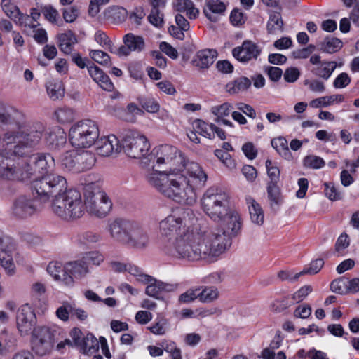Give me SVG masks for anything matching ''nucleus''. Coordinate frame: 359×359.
Instances as JSON below:
<instances>
[{"label":"nucleus","mask_w":359,"mask_h":359,"mask_svg":"<svg viewBox=\"0 0 359 359\" xmlns=\"http://www.w3.org/2000/svg\"><path fill=\"white\" fill-rule=\"evenodd\" d=\"M229 20L233 26L241 27L245 22L246 16L240 9L234 8L230 13Z\"/></svg>","instance_id":"55"},{"label":"nucleus","mask_w":359,"mask_h":359,"mask_svg":"<svg viewBox=\"0 0 359 359\" xmlns=\"http://www.w3.org/2000/svg\"><path fill=\"white\" fill-rule=\"evenodd\" d=\"M16 320L21 334H27L36 322V315L32 306L29 304H22L18 310Z\"/></svg>","instance_id":"14"},{"label":"nucleus","mask_w":359,"mask_h":359,"mask_svg":"<svg viewBox=\"0 0 359 359\" xmlns=\"http://www.w3.org/2000/svg\"><path fill=\"white\" fill-rule=\"evenodd\" d=\"M324 265L323 259H317L312 261L308 267L304 268L301 272L294 275V279L299 278L302 275L310 274L314 275L318 273Z\"/></svg>","instance_id":"46"},{"label":"nucleus","mask_w":359,"mask_h":359,"mask_svg":"<svg viewBox=\"0 0 359 359\" xmlns=\"http://www.w3.org/2000/svg\"><path fill=\"white\" fill-rule=\"evenodd\" d=\"M89 55L92 60L99 64L107 65L110 63L109 55L102 50H93Z\"/></svg>","instance_id":"56"},{"label":"nucleus","mask_w":359,"mask_h":359,"mask_svg":"<svg viewBox=\"0 0 359 359\" xmlns=\"http://www.w3.org/2000/svg\"><path fill=\"white\" fill-rule=\"evenodd\" d=\"M45 140L50 149H59L66 143L67 135L62 128L55 126L46 134Z\"/></svg>","instance_id":"27"},{"label":"nucleus","mask_w":359,"mask_h":359,"mask_svg":"<svg viewBox=\"0 0 359 359\" xmlns=\"http://www.w3.org/2000/svg\"><path fill=\"white\" fill-rule=\"evenodd\" d=\"M313 291L311 285H304L292 294L293 303H299L304 300L306 297Z\"/></svg>","instance_id":"54"},{"label":"nucleus","mask_w":359,"mask_h":359,"mask_svg":"<svg viewBox=\"0 0 359 359\" xmlns=\"http://www.w3.org/2000/svg\"><path fill=\"white\" fill-rule=\"evenodd\" d=\"M123 151L130 158L140 159L147 165L150 144L145 135L135 130H127L121 135Z\"/></svg>","instance_id":"10"},{"label":"nucleus","mask_w":359,"mask_h":359,"mask_svg":"<svg viewBox=\"0 0 359 359\" xmlns=\"http://www.w3.org/2000/svg\"><path fill=\"white\" fill-rule=\"evenodd\" d=\"M14 115L15 122H12L11 129L4 133L3 140L7 144L16 143L13 149L15 156H28L41 142L46 126L39 121L27 123L21 111Z\"/></svg>","instance_id":"3"},{"label":"nucleus","mask_w":359,"mask_h":359,"mask_svg":"<svg viewBox=\"0 0 359 359\" xmlns=\"http://www.w3.org/2000/svg\"><path fill=\"white\" fill-rule=\"evenodd\" d=\"M325 194L326 196L331 201H337L341 198V194L337 191L336 187L332 183H324Z\"/></svg>","instance_id":"63"},{"label":"nucleus","mask_w":359,"mask_h":359,"mask_svg":"<svg viewBox=\"0 0 359 359\" xmlns=\"http://www.w3.org/2000/svg\"><path fill=\"white\" fill-rule=\"evenodd\" d=\"M42 13L43 14L45 18L50 22L53 24L58 25L59 22H61L60 20V14L58 11L50 5L45 6L42 10Z\"/></svg>","instance_id":"50"},{"label":"nucleus","mask_w":359,"mask_h":359,"mask_svg":"<svg viewBox=\"0 0 359 359\" xmlns=\"http://www.w3.org/2000/svg\"><path fill=\"white\" fill-rule=\"evenodd\" d=\"M222 231L202 226L190 208L173 210L159 222V233L165 240L162 250L168 257L179 261L215 262L231 245L230 238L237 236L241 229L240 214L227 210L220 220Z\"/></svg>","instance_id":"1"},{"label":"nucleus","mask_w":359,"mask_h":359,"mask_svg":"<svg viewBox=\"0 0 359 359\" xmlns=\"http://www.w3.org/2000/svg\"><path fill=\"white\" fill-rule=\"evenodd\" d=\"M85 259L91 264L100 266L104 260V256L99 251H90L86 254Z\"/></svg>","instance_id":"60"},{"label":"nucleus","mask_w":359,"mask_h":359,"mask_svg":"<svg viewBox=\"0 0 359 359\" xmlns=\"http://www.w3.org/2000/svg\"><path fill=\"white\" fill-rule=\"evenodd\" d=\"M267 195L271 207L278 208L283 202V197L277 184L269 182L267 185Z\"/></svg>","instance_id":"33"},{"label":"nucleus","mask_w":359,"mask_h":359,"mask_svg":"<svg viewBox=\"0 0 359 359\" xmlns=\"http://www.w3.org/2000/svg\"><path fill=\"white\" fill-rule=\"evenodd\" d=\"M272 147L279 153L280 155L287 157L290 155L287 141L283 137H278L271 140Z\"/></svg>","instance_id":"49"},{"label":"nucleus","mask_w":359,"mask_h":359,"mask_svg":"<svg viewBox=\"0 0 359 359\" xmlns=\"http://www.w3.org/2000/svg\"><path fill=\"white\" fill-rule=\"evenodd\" d=\"M310 62L316 67L313 69V74L325 81L328 80L337 67L334 61L321 60L319 55H313L310 57Z\"/></svg>","instance_id":"18"},{"label":"nucleus","mask_w":359,"mask_h":359,"mask_svg":"<svg viewBox=\"0 0 359 359\" xmlns=\"http://www.w3.org/2000/svg\"><path fill=\"white\" fill-rule=\"evenodd\" d=\"M283 22L280 13H273L270 15L267 22V31L269 34H276L283 31Z\"/></svg>","instance_id":"40"},{"label":"nucleus","mask_w":359,"mask_h":359,"mask_svg":"<svg viewBox=\"0 0 359 359\" xmlns=\"http://www.w3.org/2000/svg\"><path fill=\"white\" fill-rule=\"evenodd\" d=\"M55 159L48 153H37L29 157L27 161L15 162L11 158L10 165L4 180L9 182L27 181L36 177L50 175L55 168Z\"/></svg>","instance_id":"4"},{"label":"nucleus","mask_w":359,"mask_h":359,"mask_svg":"<svg viewBox=\"0 0 359 359\" xmlns=\"http://www.w3.org/2000/svg\"><path fill=\"white\" fill-rule=\"evenodd\" d=\"M109 16L116 23L123 22L128 15V11L121 6H112L108 11Z\"/></svg>","instance_id":"48"},{"label":"nucleus","mask_w":359,"mask_h":359,"mask_svg":"<svg viewBox=\"0 0 359 359\" xmlns=\"http://www.w3.org/2000/svg\"><path fill=\"white\" fill-rule=\"evenodd\" d=\"M265 164L267 170V175L271 179L270 182H274L277 184L280 177V170L269 159L266 161Z\"/></svg>","instance_id":"58"},{"label":"nucleus","mask_w":359,"mask_h":359,"mask_svg":"<svg viewBox=\"0 0 359 359\" xmlns=\"http://www.w3.org/2000/svg\"><path fill=\"white\" fill-rule=\"evenodd\" d=\"M132 222L133 220L123 218L109 219L106 231L114 241L125 245Z\"/></svg>","instance_id":"13"},{"label":"nucleus","mask_w":359,"mask_h":359,"mask_svg":"<svg viewBox=\"0 0 359 359\" xmlns=\"http://www.w3.org/2000/svg\"><path fill=\"white\" fill-rule=\"evenodd\" d=\"M245 200L251 222L257 226H262L264 221V213L261 205L251 196H247Z\"/></svg>","instance_id":"29"},{"label":"nucleus","mask_w":359,"mask_h":359,"mask_svg":"<svg viewBox=\"0 0 359 359\" xmlns=\"http://www.w3.org/2000/svg\"><path fill=\"white\" fill-rule=\"evenodd\" d=\"M250 86V79L245 76H240L226 85V91L230 95H236L246 91Z\"/></svg>","instance_id":"30"},{"label":"nucleus","mask_w":359,"mask_h":359,"mask_svg":"<svg viewBox=\"0 0 359 359\" xmlns=\"http://www.w3.org/2000/svg\"><path fill=\"white\" fill-rule=\"evenodd\" d=\"M46 271L55 281L70 287L74 285V280L68 275L67 263L63 264L57 261L50 262L47 266Z\"/></svg>","instance_id":"17"},{"label":"nucleus","mask_w":359,"mask_h":359,"mask_svg":"<svg viewBox=\"0 0 359 359\" xmlns=\"http://www.w3.org/2000/svg\"><path fill=\"white\" fill-rule=\"evenodd\" d=\"M305 84L308 85L310 90L317 93H323L325 91V85L320 79H315L311 81H306Z\"/></svg>","instance_id":"64"},{"label":"nucleus","mask_w":359,"mask_h":359,"mask_svg":"<svg viewBox=\"0 0 359 359\" xmlns=\"http://www.w3.org/2000/svg\"><path fill=\"white\" fill-rule=\"evenodd\" d=\"M142 283L147 284L145 293L149 297L159 299L163 292H173L177 289V285L170 284L158 280L150 276V279Z\"/></svg>","instance_id":"21"},{"label":"nucleus","mask_w":359,"mask_h":359,"mask_svg":"<svg viewBox=\"0 0 359 359\" xmlns=\"http://www.w3.org/2000/svg\"><path fill=\"white\" fill-rule=\"evenodd\" d=\"M59 48L65 54H69L73 50L77 39L72 31H67L58 36Z\"/></svg>","instance_id":"32"},{"label":"nucleus","mask_w":359,"mask_h":359,"mask_svg":"<svg viewBox=\"0 0 359 359\" xmlns=\"http://www.w3.org/2000/svg\"><path fill=\"white\" fill-rule=\"evenodd\" d=\"M60 331L61 329L56 325L34 327L32 332V351L41 356L49 354L54 347L56 334Z\"/></svg>","instance_id":"11"},{"label":"nucleus","mask_w":359,"mask_h":359,"mask_svg":"<svg viewBox=\"0 0 359 359\" xmlns=\"http://www.w3.org/2000/svg\"><path fill=\"white\" fill-rule=\"evenodd\" d=\"M51 210L63 219H77L85 212V201L79 191L70 189L52 201Z\"/></svg>","instance_id":"5"},{"label":"nucleus","mask_w":359,"mask_h":359,"mask_svg":"<svg viewBox=\"0 0 359 359\" xmlns=\"http://www.w3.org/2000/svg\"><path fill=\"white\" fill-rule=\"evenodd\" d=\"M55 114L57 120L61 123L71 122L75 118L74 111L67 107L59 108L56 110Z\"/></svg>","instance_id":"47"},{"label":"nucleus","mask_w":359,"mask_h":359,"mask_svg":"<svg viewBox=\"0 0 359 359\" xmlns=\"http://www.w3.org/2000/svg\"><path fill=\"white\" fill-rule=\"evenodd\" d=\"M126 272L135 277L136 280L141 283L150 279L149 275L144 273L142 269L131 263H128Z\"/></svg>","instance_id":"52"},{"label":"nucleus","mask_w":359,"mask_h":359,"mask_svg":"<svg viewBox=\"0 0 359 359\" xmlns=\"http://www.w3.org/2000/svg\"><path fill=\"white\" fill-rule=\"evenodd\" d=\"M73 304L67 301L63 302L55 311L56 317L62 322H68L72 316Z\"/></svg>","instance_id":"43"},{"label":"nucleus","mask_w":359,"mask_h":359,"mask_svg":"<svg viewBox=\"0 0 359 359\" xmlns=\"http://www.w3.org/2000/svg\"><path fill=\"white\" fill-rule=\"evenodd\" d=\"M226 5L219 0H206L203 8V13L211 22H216L219 20V16L224 14Z\"/></svg>","instance_id":"23"},{"label":"nucleus","mask_w":359,"mask_h":359,"mask_svg":"<svg viewBox=\"0 0 359 359\" xmlns=\"http://www.w3.org/2000/svg\"><path fill=\"white\" fill-rule=\"evenodd\" d=\"M67 269L68 275L72 278L80 280L85 278L90 273V269L87 262L84 260H76L67 263Z\"/></svg>","instance_id":"28"},{"label":"nucleus","mask_w":359,"mask_h":359,"mask_svg":"<svg viewBox=\"0 0 359 359\" xmlns=\"http://www.w3.org/2000/svg\"><path fill=\"white\" fill-rule=\"evenodd\" d=\"M94 38L95 41L103 48L110 51L111 53L116 52V48L114 46L113 42L104 32L100 30L97 31L95 34Z\"/></svg>","instance_id":"45"},{"label":"nucleus","mask_w":359,"mask_h":359,"mask_svg":"<svg viewBox=\"0 0 359 359\" xmlns=\"http://www.w3.org/2000/svg\"><path fill=\"white\" fill-rule=\"evenodd\" d=\"M201 206L212 220H220L229 209V195L221 189L210 187L203 196Z\"/></svg>","instance_id":"9"},{"label":"nucleus","mask_w":359,"mask_h":359,"mask_svg":"<svg viewBox=\"0 0 359 359\" xmlns=\"http://www.w3.org/2000/svg\"><path fill=\"white\" fill-rule=\"evenodd\" d=\"M149 243L150 238L147 229L139 222L133 220L124 245L135 250H143Z\"/></svg>","instance_id":"12"},{"label":"nucleus","mask_w":359,"mask_h":359,"mask_svg":"<svg viewBox=\"0 0 359 359\" xmlns=\"http://www.w3.org/2000/svg\"><path fill=\"white\" fill-rule=\"evenodd\" d=\"M18 110L6 106L3 102H0V123L6 126V131L11 129L12 122H15V114Z\"/></svg>","instance_id":"35"},{"label":"nucleus","mask_w":359,"mask_h":359,"mask_svg":"<svg viewBox=\"0 0 359 359\" xmlns=\"http://www.w3.org/2000/svg\"><path fill=\"white\" fill-rule=\"evenodd\" d=\"M100 343L97 339L92 334H87L79 348L81 351L87 355H92L98 351Z\"/></svg>","instance_id":"36"},{"label":"nucleus","mask_w":359,"mask_h":359,"mask_svg":"<svg viewBox=\"0 0 359 359\" xmlns=\"http://www.w3.org/2000/svg\"><path fill=\"white\" fill-rule=\"evenodd\" d=\"M77 172H83L90 169L95 163L94 155L88 151H76Z\"/></svg>","instance_id":"31"},{"label":"nucleus","mask_w":359,"mask_h":359,"mask_svg":"<svg viewBox=\"0 0 359 359\" xmlns=\"http://www.w3.org/2000/svg\"><path fill=\"white\" fill-rule=\"evenodd\" d=\"M342 47V42L335 37L326 38L320 45V50L327 53H334Z\"/></svg>","instance_id":"41"},{"label":"nucleus","mask_w":359,"mask_h":359,"mask_svg":"<svg viewBox=\"0 0 359 359\" xmlns=\"http://www.w3.org/2000/svg\"><path fill=\"white\" fill-rule=\"evenodd\" d=\"M96 152L101 156H109L121 150L120 141L114 135L99 137L97 140Z\"/></svg>","instance_id":"19"},{"label":"nucleus","mask_w":359,"mask_h":359,"mask_svg":"<svg viewBox=\"0 0 359 359\" xmlns=\"http://www.w3.org/2000/svg\"><path fill=\"white\" fill-rule=\"evenodd\" d=\"M199 300L203 303H210L219 297V291L213 286L204 287L202 290L198 288Z\"/></svg>","instance_id":"42"},{"label":"nucleus","mask_w":359,"mask_h":359,"mask_svg":"<svg viewBox=\"0 0 359 359\" xmlns=\"http://www.w3.org/2000/svg\"><path fill=\"white\" fill-rule=\"evenodd\" d=\"M88 71L93 80L99 85V86L106 91H112L114 84L109 77L97 66L91 64L88 66Z\"/></svg>","instance_id":"25"},{"label":"nucleus","mask_w":359,"mask_h":359,"mask_svg":"<svg viewBox=\"0 0 359 359\" xmlns=\"http://www.w3.org/2000/svg\"><path fill=\"white\" fill-rule=\"evenodd\" d=\"M233 108L234 107L231 103L224 102L219 105L213 106L211 108L210 111L214 116H215V121L219 123L220 120L228 116L231 114V111Z\"/></svg>","instance_id":"39"},{"label":"nucleus","mask_w":359,"mask_h":359,"mask_svg":"<svg viewBox=\"0 0 359 359\" xmlns=\"http://www.w3.org/2000/svg\"><path fill=\"white\" fill-rule=\"evenodd\" d=\"M111 114L121 120L133 123L135 121L137 116L143 114L144 111L135 104L130 103L126 108L115 107Z\"/></svg>","instance_id":"24"},{"label":"nucleus","mask_w":359,"mask_h":359,"mask_svg":"<svg viewBox=\"0 0 359 359\" xmlns=\"http://www.w3.org/2000/svg\"><path fill=\"white\" fill-rule=\"evenodd\" d=\"M38 211L35 201L26 196H20L13 202L12 214L18 218L25 219L32 216Z\"/></svg>","instance_id":"15"},{"label":"nucleus","mask_w":359,"mask_h":359,"mask_svg":"<svg viewBox=\"0 0 359 359\" xmlns=\"http://www.w3.org/2000/svg\"><path fill=\"white\" fill-rule=\"evenodd\" d=\"M11 158L0 149V179L4 180Z\"/></svg>","instance_id":"59"},{"label":"nucleus","mask_w":359,"mask_h":359,"mask_svg":"<svg viewBox=\"0 0 359 359\" xmlns=\"http://www.w3.org/2000/svg\"><path fill=\"white\" fill-rule=\"evenodd\" d=\"M85 210L93 216L106 217L112 208V202L107 194L95 184H88L84 191Z\"/></svg>","instance_id":"8"},{"label":"nucleus","mask_w":359,"mask_h":359,"mask_svg":"<svg viewBox=\"0 0 359 359\" xmlns=\"http://www.w3.org/2000/svg\"><path fill=\"white\" fill-rule=\"evenodd\" d=\"M217 57L215 49H203L198 51L192 60L194 66L200 69H207L212 65Z\"/></svg>","instance_id":"26"},{"label":"nucleus","mask_w":359,"mask_h":359,"mask_svg":"<svg viewBox=\"0 0 359 359\" xmlns=\"http://www.w3.org/2000/svg\"><path fill=\"white\" fill-rule=\"evenodd\" d=\"M262 52L261 48L251 41H244L241 46L232 50L233 56L242 63L257 60Z\"/></svg>","instance_id":"16"},{"label":"nucleus","mask_w":359,"mask_h":359,"mask_svg":"<svg viewBox=\"0 0 359 359\" xmlns=\"http://www.w3.org/2000/svg\"><path fill=\"white\" fill-rule=\"evenodd\" d=\"M123 41L124 46H121L117 52L120 56H127L131 52H140L144 49V41L142 36L128 33L123 36Z\"/></svg>","instance_id":"22"},{"label":"nucleus","mask_w":359,"mask_h":359,"mask_svg":"<svg viewBox=\"0 0 359 359\" xmlns=\"http://www.w3.org/2000/svg\"><path fill=\"white\" fill-rule=\"evenodd\" d=\"M102 236L99 233L88 231L81 234L78 238V243L81 245H89L99 243Z\"/></svg>","instance_id":"44"},{"label":"nucleus","mask_w":359,"mask_h":359,"mask_svg":"<svg viewBox=\"0 0 359 359\" xmlns=\"http://www.w3.org/2000/svg\"><path fill=\"white\" fill-rule=\"evenodd\" d=\"M67 187L66 178L57 173L39 176L32 182L37 198L43 202L59 198L67 190Z\"/></svg>","instance_id":"6"},{"label":"nucleus","mask_w":359,"mask_h":359,"mask_svg":"<svg viewBox=\"0 0 359 359\" xmlns=\"http://www.w3.org/2000/svg\"><path fill=\"white\" fill-rule=\"evenodd\" d=\"M350 240L347 234H341L337 240L335 250L339 255H343L344 250L349 245Z\"/></svg>","instance_id":"61"},{"label":"nucleus","mask_w":359,"mask_h":359,"mask_svg":"<svg viewBox=\"0 0 359 359\" xmlns=\"http://www.w3.org/2000/svg\"><path fill=\"white\" fill-rule=\"evenodd\" d=\"M148 20L155 27L161 28L164 25V15L160 10H151Z\"/></svg>","instance_id":"53"},{"label":"nucleus","mask_w":359,"mask_h":359,"mask_svg":"<svg viewBox=\"0 0 359 359\" xmlns=\"http://www.w3.org/2000/svg\"><path fill=\"white\" fill-rule=\"evenodd\" d=\"M2 11L16 25L27 27V21L29 20V15L20 12L18 6L11 0H2L1 3Z\"/></svg>","instance_id":"20"},{"label":"nucleus","mask_w":359,"mask_h":359,"mask_svg":"<svg viewBox=\"0 0 359 359\" xmlns=\"http://www.w3.org/2000/svg\"><path fill=\"white\" fill-rule=\"evenodd\" d=\"M351 81L350 76L346 72H341L334 79L332 85L335 89H342L347 87Z\"/></svg>","instance_id":"57"},{"label":"nucleus","mask_w":359,"mask_h":359,"mask_svg":"<svg viewBox=\"0 0 359 359\" xmlns=\"http://www.w3.org/2000/svg\"><path fill=\"white\" fill-rule=\"evenodd\" d=\"M46 90L49 97L53 100L61 99L65 95L63 83L58 79H52L46 83Z\"/></svg>","instance_id":"34"},{"label":"nucleus","mask_w":359,"mask_h":359,"mask_svg":"<svg viewBox=\"0 0 359 359\" xmlns=\"http://www.w3.org/2000/svg\"><path fill=\"white\" fill-rule=\"evenodd\" d=\"M196 299H199L198 288L187 290L180 296L179 301L182 303L188 304Z\"/></svg>","instance_id":"62"},{"label":"nucleus","mask_w":359,"mask_h":359,"mask_svg":"<svg viewBox=\"0 0 359 359\" xmlns=\"http://www.w3.org/2000/svg\"><path fill=\"white\" fill-rule=\"evenodd\" d=\"M304 166L312 169H319L325 165L324 160L317 156L309 155L303 160Z\"/></svg>","instance_id":"51"},{"label":"nucleus","mask_w":359,"mask_h":359,"mask_svg":"<svg viewBox=\"0 0 359 359\" xmlns=\"http://www.w3.org/2000/svg\"><path fill=\"white\" fill-rule=\"evenodd\" d=\"M100 137V129L96 121L84 119L74 123L68 133L69 142L77 149H88L97 142Z\"/></svg>","instance_id":"7"},{"label":"nucleus","mask_w":359,"mask_h":359,"mask_svg":"<svg viewBox=\"0 0 359 359\" xmlns=\"http://www.w3.org/2000/svg\"><path fill=\"white\" fill-rule=\"evenodd\" d=\"M193 128L200 135L212 139L214 137L215 125L208 123L203 120L197 119L193 123Z\"/></svg>","instance_id":"38"},{"label":"nucleus","mask_w":359,"mask_h":359,"mask_svg":"<svg viewBox=\"0 0 359 359\" xmlns=\"http://www.w3.org/2000/svg\"><path fill=\"white\" fill-rule=\"evenodd\" d=\"M76 151L72 150L65 153L60 157V163L64 169L77 172V163L76 157Z\"/></svg>","instance_id":"37"},{"label":"nucleus","mask_w":359,"mask_h":359,"mask_svg":"<svg viewBox=\"0 0 359 359\" xmlns=\"http://www.w3.org/2000/svg\"><path fill=\"white\" fill-rule=\"evenodd\" d=\"M151 164L147 180L165 197L183 205L196 202L197 193L208 180V175L197 162L187 158L177 147L162 144L148 154L147 165Z\"/></svg>","instance_id":"2"}]
</instances>
